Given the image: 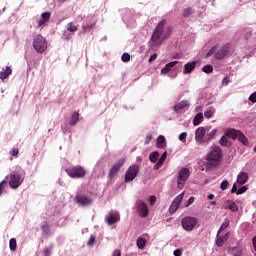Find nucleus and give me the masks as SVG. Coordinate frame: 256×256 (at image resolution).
<instances>
[{
  "mask_svg": "<svg viewBox=\"0 0 256 256\" xmlns=\"http://www.w3.org/2000/svg\"><path fill=\"white\" fill-rule=\"evenodd\" d=\"M245 191H247V186H242L241 188L238 189V191L236 192V195H243Z\"/></svg>",
  "mask_w": 256,
  "mask_h": 256,
  "instance_id": "nucleus-49",
  "label": "nucleus"
},
{
  "mask_svg": "<svg viewBox=\"0 0 256 256\" xmlns=\"http://www.w3.org/2000/svg\"><path fill=\"white\" fill-rule=\"evenodd\" d=\"M139 165L137 164H133L132 166H130L124 176V181L125 183H130V181H133L135 179V177H137L138 173H139Z\"/></svg>",
  "mask_w": 256,
  "mask_h": 256,
  "instance_id": "nucleus-8",
  "label": "nucleus"
},
{
  "mask_svg": "<svg viewBox=\"0 0 256 256\" xmlns=\"http://www.w3.org/2000/svg\"><path fill=\"white\" fill-rule=\"evenodd\" d=\"M190 175H191V172L187 168H182L178 172V177H177L178 189L181 190V189H183V187H185V182L187 181V179H189Z\"/></svg>",
  "mask_w": 256,
  "mask_h": 256,
  "instance_id": "nucleus-6",
  "label": "nucleus"
},
{
  "mask_svg": "<svg viewBox=\"0 0 256 256\" xmlns=\"http://www.w3.org/2000/svg\"><path fill=\"white\" fill-rule=\"evenodd\" d=\"M93 245H95V235H91L87 242L88 247H93Z\"/></svg>",
  "mask_w": 256,
  "mask_h": 256,
  "instance_id": "nucleus-45",
  "label": "nucleus"
},
{
  "mask_svg": "<svg viewBox=\"0 0 256 256\" xmlns=\"http://www.w3.org/2000/svg\"><path fill=\"white\" fill-rule=\"evenodd\" d=\"M208 128V131L206 132L205 136V143H210V141H213L215 137L217 136V128L211 127V126H206Z\"/></svg>",
  "mask_w": 256,
  "mask_h": 256,
  "instance_id": "nucleus-16",
  "label": "nucleus"
},
{
  "mask_svg": "<svg viewBox=\"0 0 256 256\" xmlns=\"http://www.w3.org/2000/svg\"><path fill=\"white\" fill-rule=\"evenodd\" d=\"M158 159H159V152L154 151V152L150 153L149 161H151V163H157Z\"/></svg>",
  "mask_w": 256,
  "mask_h": 256,
  "instance_id": "nucleus-35",
  "label": "nucleus"
},
{
  "mask_svg": "<svg viewBox=\"0 0 256 256\" xmlns=\"http://www.w3.org/2000/svg\"><path fill=\"white\" fill-rule=\"evenodd\" d=\"M241 133L240 130H236L233 128H227L225 131V136L229 137L230 139H237L239 137V134Z\"/></svg>",
  "mask_w": 256,
  "mask_h": 256,
  "instance_id": "nucleus-20",
  "label": "nucleus"
},
{
  "mask_svg": "<svg viewBox=\"0 0 256 256\" xmlns=\"http://www.w3.org/2000/svg\"><path fill=\"white\" fill-rule=\"evenodd\" d=\"M231 221L229 220V218H226L224 220V222L221 224L219 230H218V235L222 232L225 231V229H227V227H229Z\"/></svg>",
  "mask_w": 256,
  "mask_h": 256,
  "instance_id": "nucleus-32",
  "label": "nucleus"
},
{
  "mask_svg": "<svg viewBox=\"0 0 256 256\" xmlns=\"http://www.w3.org/2000/svg\"><path fill=\"white\" fill-rule=\"evenodd\" d=\"M51 19V12H43L41 14V19L38 21V27H43Z\"/></svg>",
  "mask_w": 256,
  "mask_h": 256,
  "instance_id": "nucleus-22",
  "label": "nucleus"
},
{
  "mask_svg": "<svg viewBox=\"0 0 256 256\" xmlns=\"http://www.w3.org/2000/svg\"><path fill=\"white\" fill-rule=\"evenodd\" d=\"M167 159V152L165 151L160 159L158 160L156 167L159 169V167H163V163H165V160Z\"/></svg>",
  "mask_w": 256,
  "mask_h": 256,
  "instance_id": "nucleus-36",
  "label": "nucleus"
},
{
  "mask_svg": "<svg viewBox=\"0 0 256 256\" xmlns=\"http://www.w3.org/2000/svg\"><path fill=\"white\" fill-rule=\"evenodd\" d=\"M5 180L8 181L11 189H19V187H21V185L23 184L24 179L23 176L19 174V172L14 171L10 173Z\"/></svg>",
  "mask_w": 256,
  "mask_h": 256,
  "instance_id": "nucleus-2",
  "label": "nucleus"
},
{
  "mask_svg": "<svg viewBox=\"0 0 256 256\" xmlns=\"http://www.w3.org/2000/svg\"><path fill=\"white\" fill-rule=\"evenodd\" d=\"M151 141H153V135L152 134H147L144 144L149 145V143H151Z\"/></svg>",
  "mask_w": 256,
  "mask_h": 256,
  "instance_id": "nucleus-47",
  "label": "nucleus"
},
{
  "mask_svg": "<svg viewBox=\"0 0 256 256\" xmlns=\"http://www.w3.org/2000/svg\"><path fill=\"white\" fill-rule=\"evenodd\" d=\"M215 51H217V45L213 46L206 54L205 58L209 59L212 55H215Z\"/></svg>",
  "mask_w": 256,
  "mask_h": 256,
  "instance_id": "nucleus-41",
  "label": "nucleus"
},
{
  "mask_svg": "<svg viewBox=\"0 0 256 256\" xmlns=\"http://www.w3.org/2000/svg\"><path fill=\"white\" fill-rule=\"evenodd\" d=\"M229 83H231V80H229V77H224V79H223V81H222V85H225V86H227V85H229Z\"/></svg>",
  "mask_w": 256,
  "mask_h": 256,
  "instance_id": "nucleus-54",
  "label": "nucleus"
},
{
  "mask_svg": "<svg viewBox=\"0 0 256 256\" xmlns=\"http://www.w3.org/2000/svg\"><path fill=\"white\" fill-rule=\"evenodd\" d=\"M208 199H209L210 201L213 200V199H215V195H213V194L208 195Z\"/></svg>",
  "mask_w": 256,
  "mask_h": 256,
  "instance_id": "nucleus-63",
  "label": "nucleus"
},
{
  "mask_svg": "<svg viewBox=\"0 0 256 256\" xmlns=\"http://www.w3.org/2000/svg\"><path fill=\"white\" fill-rule=\"evenodd\" d=\"M123 165H125V159L121 158L114 165L111 166V168H110V170L108 172V177H110V179H113L115 174L119 173V171L121 170V167Z\"/></svg>",
  "mask_w": 256,
  "mask_h": 256,
  "instance_id": "nucleus-11",
  "label": "nucleus"
},
{
  "mask_svg": "<svg viewBox=\"0 0 256 256\" xmlns=\"http://www.w3.org/2000/svg\"><path fill=\"white\" fill-rule=\"evenodd\" d=\"M63 39H65L66 41H69V39H71V35L67 34V32H64Z\"/></svg>",
  "mask_w": 256,
  "mask_h": 256,
  "instance_id": "nucleus-60",
  "label": "nucleus"
},
{
  "mask_svg": "<svg viewBox=\"0 0 256 256\" xmlns=\"http://www.w3.org/2000/svg\"><path fill=\"white\" fill-rule=\"evenodd\" d=\"M237 183H234L233 184V187H232V189H231V193H237Z\"/></svg>",
  "mask_w": 256,
  "mask_h": 256,
  "instance_id": "nucleus-61",
  "label": "nucleus"
},
{
  "mask_svg": "<svg viewBox=\"0 0 256 256\" xmlns=\"http://www.w3.org/2000/svg\"><path fill=\"white\" fill-rule=\"evenodd\" d=\"M121 60L123 63H129L131 61V55H129V53H124L121 56Z\"/></svg>",
  "mask_w": 256,
  "mask_h": 256,
  "instance_id": "nucleus-42",
  "label": "nucleus"
},
{
  "mask_svg": "<svg viewBox=\"0 0 256 256\" xmlns=\"http://www.w3.org/2000/svg\"><path fill=\"white\" fill-rule=\"evenodd\" d=\"M76 203L81 207H89V205L93 203V198L83 194H78L76 196Z\"/></svg>",
  "mask_w": 256,
  "mask_h": 256,
  "instance_id": "nucleus-12",
  "label": "nucleus"
},
{
  "mask_svg": "<svg viewBox=\"0 0 256 256\" xmlns=\"http://www.w3.org/2000/svg\"><path fill=\"white\" fill-rule=\"evenodd\" d=\"M192 13H194V10H193V8H191V7H188V8H185L184 10H183V17H185V18H187V17H191V14Z\"/></svg>",
  "mask_w": 256,
  "mask_h": 256,
  "instance_id": "nucleus-38",
  "label": "nucleus"
},
{
  "mask_svg": "<svg viewBox=\"0 0 256 256\" xmlns=\"http://www.w3.org/2000/svg\"><path fill=\"white\" fill-rule=\"evenodd\" d=\"M219 143L222 147H230L231 146V143L229 142V139H227V136L225 134H224V136H222L220 138Z\"/></svg>",
  "mask_w": 256,
  "mask_h": 256,
  "instance_id": "nucleus-31",
  "label": "nucleus"
},
{
  "mask_svg": "<svg viewBox=\"0 0 256 256\" xmlns=\"http://www.w3.org/2000/svg\"><path fill=\"white\" fill-rule=\"evenodd\" d=\"M198 220L195 217L186 216L182 218L181 225L184 231L191 232L195 227H197Z\"/></svg>",
  "mask_w": 256,
  "mask_h": 256,
  "instance_id": "nucleus-5",
  "label": "nucleus"
},
{
  "mask_svg": "<svg viewBox=\"0 0 256 256\" xmlns=\"http://www.w3.org/2000/svg\"><path fill=\"white\" fill-rule=\"evenodd\" d=\"M200 123H203V113H198L193 119V125L195 127Z\"/></svg>",
  "mask_w": 256,
  "mask_h": 256,
  "instance_id": "nucleus-29",
  "label": "nucleus"
},
{
  "mask_svg": "<svg viewBox=\"0 0 256 256\" xmlns=\"http://www.w3.org/2000/svg\"><path fill=\"white\" fill-rule=\"evenodd\" d=\"M105 221L108 225H115V223H119L121 221V215L119 212H111L108 216H106Z\"/></svg>",
  "mask_w": 256,
  "mask_h": 256,
  "instance_id": "nucleus-14",
  "label": "nucleus"
},
{
  "mask_svg": "<svg viewBox=\"0 0 256 256\" xmlns=\"http://www.w3.org/2000/svg\"><path fill=\"white\" fill-rule=\"evenodd\" d=\"M249 181V174L246 172H240L237 176V183L238 185H245Z\"/></svg>",
  "mask_w": 256,
  "mask_h": 256,
  "instance_id": "nucleus-21",
  "label": "nucleus"
},
{
  "mask_svg": "<svg viewBox=\"0 0 256 256\" xmlns=\"http://www.w3.org/2000/svg\"><path fill=\"white\" fill-rule=\"evenodd\" d=\"M252 243H253V247H254V249H255V251H256V236H254V237L252 238Z\"/></svg>",
  "mask_w": 256,
  "mask_h": 256,
  "instance_id": "nucleus-62",
  "label": "nucleus"
},
{
  "mask_svg": "<svg viewBox=\"0 0 256 256\" xmlns=\"http://www.w3.org/2000/svg\"><path fill=\"white\" fill-rule=\"evenodd\" d=\"M11 73H13V70H11V67L7 66L5 70L0 72V79L2 81H5V79H7V77H9V75H11Z\"/></svg>",
  "mask_w": 256,
  "mask_h": 256,
  "instance_id": "nucleus-26",
  "label": "nucleus"
},
{
  "mask_svg": "<svg viewBox=\"0 0 256 256\" xmlns=\"http://www.w3.org/2000/svg\"><path fill=\"white\" fill-rule=\"evenodd\" d=\"M9 248L10 251H17V240L15 238L10 239Z\"/></svg>",
  "mask_w": 256,
  "mask_h": 256,
  "instance_id": "nucleus-37",
  "label": "nucleus"
},
{
  "mask_svg": "<svg viewBox=\"0 0 256 256\" xmlns=\"http://www.w3.org/2000/svg\"><path fill=\"white\" fill-rule=\"evenodd\" d=\"M112 256H121V250L115 249L112 253Z\"/></svg>",
  "mask_w": 256,
  "mask_h": 256,
  "instance_id": "nucleus-58",
  "label": "nucleus"
},
{
  "mask_svg": "<svg viewBox=\"0 0 256 256\" xmlns=\"http://www.w3.org/2000/svg\"><path fill=\"white\" fill-rule=\"evenodd\" d=\"M136 212L139 217H149V206L143 200H137L135 203Z\"/></svg>",
  "mask_w": 256,
  "mask_h": 256,
  "instance_id": "nucleus-7",
  "label": "nucleus"
},
{
  "mask_svg": "<svg viewBox=\"0 0 256 256\" xmlns=\"http://www.w3.org/2000/svg\"><path fill=\"white\" fill-rule=\"evenodd\" d=\"M66 173L71 179H83L87 175V170L82 166H71L66 168Z\"/></svg>",
  "mask_w": 256,
  "mask_h": 256,
  "instance_id": "nucleus-3",
  "label": "nucleus"
},
{
  "mask_svg": "<svg viewBox=\"0 0 256 256\" xmlns=\"http://www.w3.org/2000/svg\"><path fill=\"white\" fill-rule=\"evenodd\" d=\"M173 254L175 256H181V255H183V251L181 249H176V250H174Z\"/></svg>",
  "mask_w": 256,
  "mask_h": 256,
  "instance_id": "nucleus-57",
  "label": "nucleus"
},
{
  "mask_svg": "<svg viewBox=\"0 0 256 256\" xmlns=\"http://www.w3.org/2000/svg\"><path fill=\"white\" fill-rule=\"evenodd\" d=\"M238 141L240 143H242V145H245L247 147V145H249V140L247 139L246 136L243 135V132H240V134H238Z\"/></svg>",
  "mask_w": 256,
  "mask_h": 256,
  "instance_id": "nucleus-30",
  "label": "nucleus"
},
{
  "mask_svg": "<svg viewBox=\"0 0 256 256\" xmlns=\"http://www.w3.org/2000/svg\"><path fill=\"white\" fill-rule=\"evenodd\" d=\"M82 29H83L84 31H91V29H93V24H84V25L82 26Z\"/></svg>",
  "mask_w": 256,
  "mask_h": 256,
  "instance_id": "nucleus-51",
  "label": "nucleus"
},
{
  "mask_svg": "<svg viewBox=\"0 0 256 256\" xmlns=\"http://www.w3.org/2000/svg\"><path fill=\"white\" fill-rule=\"evenodd\" d=\"M195 67H197V61L188 62L184 65L183 74L189 75V73H193L195 71Z\"/></svg>",
  "mask_w": 256,
  "mask_h": 256,
  "instance_id": "nucleus-18",
  "label": "nucleus"
},
{
  "mask_svg": "<svg viewBox=\"0 0 256 256\" xmlns=\"http://www.w3.org/2000/svg\"><path fill=\"white\" fill-rule=\"evenodd\" d=\"M10 155H12V157H17L19 155V149L12 148V150L10 151Z\"/></svg>",
  "mask_w": 256,
  "mask_h": 256,
  "instance_id": "nucleus-50",
  "label": "nucleus"
},
{
  "mask_svg": "<svg viewBox=\"0 0 256 256\" xmlns=\"http://www.w3.org/2000/svg\"><path fill=\"white\" fill-rule=\"evenodd\" d=\"M183 197H185V192L180 193L172 202L170 206V211L172 213H175L177 209H179V205H181V201H183Z\"/></svg>",
  "mask_w": 256,
  "mask_h": 256,
  "instance_id": "nucleus-15",
  "label": "nucleus"
},
{
  "mask_svg": "<svg viewBox=\"0 0 256 256\" xmlns=\"http://www.w3.org/2000/svg\"><path fill=\"white\" fill-rule=\"evenodd\" d=\"M213 115H215V110L213 109H209L206 112H204V116L206 117V119H211V117H213Z\"/></svg>",
  "mask_w": 256,
  "mask_h": 256,
  "instance_id": "nucleus-43",
  "label": "nucleus"
},
{
  "mask_svg": "<svg viewBox=\"0 0 256 256\" xmlns=\"http://www.w3.org/2000/svg\"><path fill=\"white\" fill-rule=\"evenodd\" d=\"M195 203V197L191 196L188 200V203L186 204V207H189V205H193Z\"/></svg>",
  "mask_w": 256,
  "mask_h": 256,
  "instance_id": "nucleus-55",
  "label": "nucleus"
},
{
  "mask_svg": "<svg viewBox=\"0 0 256 256\" xmlns=\"http://www.w3.org/2000/svg\"><path fill=\"white\" fill-rule=\"evenodd\" d=\"M220 189L222 191H227V189H229V181L227 180L222 181V183L220 184Z\"/></svg>",
  "mask_w": 256,
  "mask_h": 256,
  "instance_id": "nucleus-44",
  "label": "nucleus"
},
{
  "mask_svg": "<svg viewBox=\"0 0 256 256\" xmlns=\"http://www.w3.org/2000/svg\"><path fill=\"white\" fill-rule=\"evenodd\" d=\"M79 123V112H73L69 121V125L72 127H75Z\"/></svg>",
  "mask_w": 256,
  "mask_h": 256,
  "instance_id": "nucleus-25",
  "label": "nucleus"
},
{
  "mask_svg": "<svg viewBox=\"0 0 256 256\" xmlns=\"http://www.w3.org/2000/svg\"><path fill=\"white\" fill-rule=\"evenodd\" d=\"M150 205L153 207L157 203V196H150L149 197Z\"/></svg>",
  "mask_w": 256,
  "mask_h": 256,
  "instance_id": "nucleus-48",
  "label": "nucleus"
},
{
  "mask_svg": "<svg viewBox=\"0 0 256 256\" xmlns=\"http://www.w3.org/2000/svg\"><path fill=\"white\" fill-rule=\"evenodd\" d=\"M207 131H209V128L207 126L204 127H198L195 131V141L196 143H199L200 145L205 144V136L207 134Z\"/></svg>",
  "mask_w": 256,
  "mask_h": 256,
  "instance_id": "nucleus-9",
  "label": "nucleus"
},
{
  "mask_svg": "<svg viewBox=\"0 0 256 256\" xmlns=\"http://www.w3.org/2000/svg\"><path fill=\"white\" fill-rule=\"evenodd\" d=\"M179 140L182 141V143H186V141H187V132H182L179 135Z\"/></svg>",
  "mask_w": 256,
  "mask_h": 256,
  "instance_id": "nucleus-46",
  "label": "nucleus"
},
{
  "mask_svg": "<svg viewBox=\"0 0 256 256\" xmlns=\"http://www.w3.org/2000/svg\"><path fill=\"white\" fill-rule=\"evenodd\" d=\"M211 205H217V202L216 201H212Z\"/></svg>",
  "mask_w": 256,
  "mask_h": 256,
  "instance_id": "nucleus-64",
  "label": "nucleus"
},
{
  "mask_svg": "<svg viewBox=\"0 0 256 256\" xmlns=\"http://www.w3.org/2000/svg\"><path fill=\"white\" fill-rule=\"evenodd\" d=\"M136 245L138 249H145V246L147 245V240H145V238L139 237L137 239Z\"/></svg>",
  "mask_w": 256,
  "mask_h": 256,
  "instance_id": "nucleus-28",
  "label": "nucleus"
},
{
  "mask_svg": "<svg viewBox=\"0 0 256 256\" xmlns=\"http://www.w3.org/2000/svg\"><path fill=\"white\" fill-rule=\"evenodd\" d=\"M221 153V147L215 146L208 154V161H212L213 163H219L221 161Z\"/></svg>",
  "mask_w": 256,
  "mask_h": 256,
  "instance_id": "nucleus-10",
  "label": "nucleus"
},
{
  "mask_svg": "<svg viewBox=\"0 0 256 256\" xmlns=\"http://www.w3.org/2000/svg\"><path fill=\"white\" fill-rule=\"evenodd\" d=\"M249 101H251V103H256V92L249 96Z\"/></svg>",
  "mask_w": 256,
  "mask_h": 256,
  "instance_id": "nucleus-52",
  "label": "nucleus"
},
{
  "mask_svg": "<svg viewBox=\"0 0 256 256\" xmlns=\"http://www.w3.org/2000/svg\"><path fill=\"white\" fill-rule=\"evenodd\" d=\"M41 230L43 231V233L45 234V235H49V223H47V222H44L43 224H42V226H41Z\"/></svg>",
  "mask_w": 256,
  "mask_h": 256,
  "instance_id": "nucleus-40",
  "label": "nucleus"
},
{
  "mask_svg": "<svg viewBox=\"0 0 256 256\" xmlns=\"http://www.w3.org/2000/svg\"><path fill=\"white\" fill-rule=\"evenodd\" d=\"M156 59H157V54L155 53V54L150 56L148 62L151 63L152 61H155Z\"/></svg>",
  "mask_w": 256,
  "mask_h": 256,
  "instance_id": "nucleus-59",
  "label": "nucleus"
},
{
  "mask_svg": "<svg viewBox=\"0 0 256 256\" xmlns=\"http://www.w3.org/2000/svg\"><path fill=\"white\" fill-rule=\"evenodd\" d=\"M166 25H167V20L165 19L162 20L161 22L158 23L154 32L152 33L151 38L148 42V47L152 49V51H154L156 47L163 45V41L171 37V29L170 28L165 29Z\"/></svg>",
  "mask_w": 256,
  "mask_h": 256,
  "instance_id": "nucleus-1",
  "label": "nucleus"
},
{
  "mask_svg": "<svg viewBox=\"0 0 256 256\" xmlns=\"http://www.w3.org/2000/svg\"><path fill=\"white\" fill-rule=\"evenodd\" d=\"M231 254L233 256H242L243 250L241 249V247H233L231 248Z\"/></svg>",
  "mask_w": 256,
  "mask_h": 256,
  "instance_id": "nucleus-34",
  "label": "nucleus"
},
{
  "mask_svg": "<svg viewBox=\"0 0 256 256\" xmlns=\"http://www.w3.org/2000/svg\"><path fill=\"white\" fill-rule=\"evenodd\" d=\"M202 71H203V73H207V74L213 73V65L207 64V65L203 66Z\"/></svg>",
  "mask_w": 256,
  "mask_h": 256,
  "instance_id": "nucleus-39",
  "label": "nucleus"
},
{
  "mask_svg": "<svg viewBox=\"0 0 256 256\" xmlns=\"http://www.w3.org/2000/svg\"><path fill=\"white\" fill-rule=\"evenodd\" d=\"M178 63H179V61H172L170 63H167L165 65V67L162 68L161 74L162 75H167V73H169V71H171V69H173V67H175V65H177Z\"/></svg>",
  "mask_w": 256,
  "mask_h": 256,
  "instance_id": "nucleus-23",
  "label": "nucleus"
},
{
  "mask_svg": "<svg viewBox=\"0 0 256 256\" xmlns=\"http://www.w3.org/2000/svg\"><path fill=\"white\" fill-rule=\"evenodd\" d=\"M67 31H69V33H76V31H78L79 29V25H75L74 22H70L67 24Z\"/></svg>",
  "mask_w": 256,
  "mask_h": 256,
  "instance_id": "nucleus-27",
  "label": "nucleus"
},
{
  "mask_svg": "<svg viewBox=\"0 0 256 256\" xmlns=\"http://www.w3.org/2000/svg\"><path fill=\"white\" fill-rule=\"evenodd\" d=\"M230 49H231V44H225L215 53V59L217 60L225 59V57H227V55L231 53Z\"/></svg>",
  "mask_w": 256,
  "mask_h": 256,
  "instance_id": "nucleus-13",
  "label": "nucleus"
},
{
  "mask_svg": "<svg viewBox=\"0 0 256 256\" xmlns=\"http://www.w3.org/2000/svg\"><path fill=\"white\" fill-rule=\"evenodd\" d=\"M6 183H7V180H2L0 182V197L1 195H3V185H6Z\"/></svg>",
  "mask_w": 256,
  "mask_h": 256,
  "instance_id": "nucleus-53",
  "label": "nucleus"
},
{
  "mask_svg": "<svg viewBox=\"0 0 256 256\" xmlns=\"http://www.w3.org/2000/svg\"><path fill=\"white\" fill-rule=\"evenodd\" d=\"M33 47L38 53H45L47 51V40L41 35H35L33 38Z\"/></svg>",
  "mask_w": 256,
  "mask_h": 256,
  "instance_id": "nucleus-4",
  "label": "nucleus"
},
{
  "mask_svg": "<svg viewBox=\"0 0 256 256\" xmlns=\"http://www.w3.org/2000/svg\"><path fill=\"white\" fill-rule=\"evenodd\" d=\"M156 145L159 149H165V147H167V141L165 139V136H158V138L156 139Z\"/></svg>",
  "mask_w": 256,
  "mask_h": 256,
  "instance_id": "nucleus-24",
  "label": "nucleus"
},
{
  "mask_svg": "<svg viewBox=\"0 0 256 256\" xmlns=\"http://www.w3.org/2000/svg\"><path fill=\"white\" fill-rule=\"evenodd\" d=\"M227 241H229V232L222 236L219 235V232L217 233V236H216L217 247H222L224 243H227Z\"/></svg>",
  "mask_w": 256,
  "mask_h": 256,
  "instance_id": "nucleus-19",
  "label": "nucleus"
},
{
  "mask_svg": "<svg viewBox=\"0 0 256 256\" xmlns=\"http://www.w3.org/2000/svg\"><path fill=\"white\" fill-rule=\"evenodd\" d=\"M43 253H44V256H51V248H45Z\"/></svg>",
  "mask_w": 256,
  "mask_h": 256,
  "instance_id": "nucleus-56",
  "label": "nucleus"
},
{
  "mask_svg": "<svg viewBox=\"0 0 256 256\" xmlns=\"http://www.w3.org/2000/svg\"><path fill=\"white\" fill-rule=\"evenodd\" d=\"M186 107V102H180L174 107V111H176V113H181V111H183V109H185Z\"/></svg>",
  "mask_w": 256,
  "mask_h": 256,
  "instance_id": "nucleus-33",
  "label": "nucleus"
},
{
  "mask_svg": "<svg viewBox=\"0 0 256 256\" xmlns=\"http://www.w3.org/2000/svg\"><path fill=\"white\" fill-rule=\"evenodd\" d=\"M223 207L224 209H229L233 213H237V211H239V206H237V204L232 200H226Z\"/></svg>",
  "mask_w": 256,
  "mask_h": 256,
  "instance_id": "nucleus-17",
  "label": "nucleus"
}]
</instances>
